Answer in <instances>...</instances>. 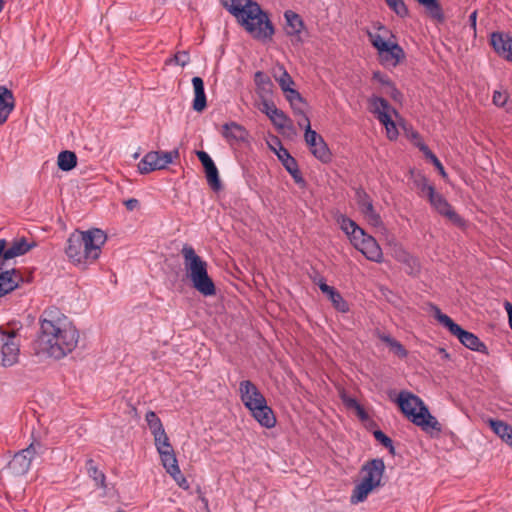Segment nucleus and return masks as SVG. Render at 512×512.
Segmentation results:
<instances>
[{"instance_id": "obj_1", "label": "nucleus", "mask_w": 512, "mask_h": 512, "mask_svg": "<svg viewBox=\"0 0 512 512\" xmlns=\"http://www.w3.org/2000/svg\"><path fill=\"white\" fill-rule=\"evenodd\" d=\"M39 325L38 352H72L75 349L79 332L59 308H46L39 317Z\"/></svg>"}, {"instance_id": "obj_2", "label": "nucleus", "mask_w": 512, "mask_h": 512, "mask_svg": "<svg viewBox=\"0 0 512 512\" xmlns=\"http://www.w3.org/2000/svg\"><path fill=\"white\" fill-rule=\"evenodd\" d=\"M106 241L107 235L101 229L76 230L67 239L65 253L74 265L85 268L97 261Z\"/></svg>"}, {"instance_id": "obj_3", "label": "nucleus", "mask_w": 512, "mask_h": 512, "mask_svg": "<svg viewBox=\"0 0 512 512\" xmlns=\"http://www.w3.org/2000/svg\"><path fill=\"white\" fill-rule=\"evenodd\" d=\"M221 3L255 39H271L274 34L273 26L257 2L221 0Z\"/></svg>"}, {"instance_id": "obj_4", "label": "nucleus", "mask_w": 512, "mask_h": 512, "mask_svg": "<svg viewBox=\"0 0 512 512\" xmlns=\"http://www.w3.org/2000/svg\"><path fill=\"white\" fill-rule=\"evenodd\" d=\"M367 36L383 67L392 69L404 61L406 54L388 27L376 22L367 30Z\"/></svg>"}, {"instance_id": "obj_5", "label": "nucleus", "mask_w": 512, "mask_h": 512, "mask_svg": "<svg viewBox=\"0 0 512 512\" xmlns=\"http://www.w3.org/2000/svg\"><path fill=\"white\" fill-rule=\"evenodd\" d=\"M181 255L186 278L192 287L203 296H214L216 287L208 273V263L190 245L182 247Z\"/></svg>"}, {"instance_id": "obj_6", "label": "nucleus", "mask_w": 512, "mask_h": 512, "mask_svg": "<svg viewBox=\"0 0 512 512\" xmlns=\"http://www.w3.org/2000/svg\"><path fill=\"white\" fill-rule=\"evenodd\" d=\"M396 402L402 413L423 431L427 433L441 431L439 422L431 415L427 406L418 396L402 391L399 393Z\"/></svg>"}, {"instance_id": "obj_7", "label": "nucleus", "mask_w": 512, "mask_h": 512, "mask_svg": "<svg viewBox=\"0 0 512 512\" xmlns=\"http://www.w3.org/2000/svg\"><path fill=\"white\" fill-rule=\"evenodd\" d=\"M238 392L244 406L261 426L266 428L275 426L274 413L255 384L249 380H242L239 383Z\"/></svg>"}, {"instance_id": "obj_8", "label": "nucleus", "mask_w": 512, "mask_h": 512, "mask_svg": "<svg viewBox=\"0 0 512 512\" xmlns=\"http://www.w3.org/2000/svg\"><path fill=\"white\" fill-rule=\"evenodd\" d=\"M337 223L347 235L351 244L368 260L376 263L382 262L383 252L374 237L368 235L353 220L344 215L338 216Z\"/></svg>"}, {"instance_id": "obj_9", "label": "nucleus", "mask_w": 512, "mask_h": 512, "mask_svg": "<svg viewBox=\"0 0 512 512\" xmlns=\"http://www.w3.org/2000/svg\"><path fill=\"white\" fill-rule=\"evenodd\" d=\"M369 111L384 126L389 140H396L399 136V128H404V120L387 100L378 95H372L368 99Z\"/></svg>"}, {"instance_id": "obj_10", "label": "nucleus", "mask_w": 512, "mask_h": 512, "mask_svg": "<svg viewBox=\"0 0 512 512\" xmlns=\"http://www.w3.org/2000/svg\"><path fill=\"white\" fill-rule=\"evenodd\" d=\"M153 437L156 450L159 453L161 463L166 472L175 480L179 487L188 489V482L181 473L174 449L165 432V429L153 434Z\"/></svg>"}, {"instance_id": "obj_11", "label": "nucleus", "mask_w": 512, "mask_h": 512, "mask_svg": "<svg viewBox=\"0 0 512 512\" xmlns=\"http://www.w3.org/2000/svg\"><path fill=\"white\" fill-rule=\"evenodd\" d=\"M298 124L305 129L304 139L313 156L323 163L329 162L331 160V152L323 137L311 129L309 118L303 115Z\"/></svg>"}, {"instance_id": "obj_12", "label": "nucleus", "mask_w": 512, "mask_h": 512, "mask_svg": "<svg viewBox=\"0 0 512 512\" xmlns=\"http://www.w3.org/2000/svg\"><path fill=\"white\" fill-rule=\"evenodd\" d=\"M435 318L441 325L447 328L451 334L456 336L466 348L476 352H481V348H484L482 342L476 335L463 330L448 315L443 314L439 309L435 312Z\"/></svg>"}, {"instance_id": "obj_13", "label": "nucleus", "mask_w": 512, "mask_h": 512, "mask_svg": "<svg viewBox=\"0 0 512 512\" xmlns=\"http://www.w3.org/2000/svg\"><path fill=\"white\" fill-rule=\"evenodd\" d=\"M178 157V150L150 151L140 160L137 165V169L140 174H149L156 170L165 169L173 162L174 158Z\"/></svg>"}, {"instance_id": "obj_14", "label": "nucleus", "mask_w": 512, "mask_h": 512, "mask_svg": "<svg viewBox=\"0 0 512 512\" xmlns=\"http://www.w3.org/2000/svg\"><path fill=\"white\" fill-rule=\"evenodd\" d=\"M36 453L37 446L34 444L18 452L8 463L6 472L12 476H22L26 474Z\"/></svg>"}, {"instance_id": "obj_15", "label": "nucleus", "mask_w": 512, "mask_h": 512, "mask_svg": "<svg viewBox=\"0 0 512 512\" xmlns=\"http://www.w3.org/2000/svg\"><path fill=\"white\" fill-rule=\"evenodd\" d=\"M385 471V464L382 459H373L363 465L360 471V481L372 485L375 488L381 486Z\"/></svg>"}, {"instance_id": "obj_16", "label": "nucleus", "mask_w": 512, "mask_h": 512, "mask_svg": "<svg viewBox=\"0 0 512 512\" xmlns=\"http://www.w3.org/2000/svg\"><path fill=\"white\" fill-rule=\"evenodd\" d=\"M431 207L441 214L442 216L446 217L448 220H450L452 223L456 225H463L462 218L453 210L452 206L448 203V201L444 198V196L440 193H438L436 190H434L428 197H427Z\"/></svg>"}, {"instance_id": "obj_17", "label": "nucleus", "mask_w": 512, "mask_h": 512, "mask_svg": "<svg viewBox=\"0 0 512 512\" xmlns=\"http://www.w3.org/2000/svg\"><path fill=\"white\" fill-rule=\"evenodd\" d=\"M490 44L500 57L512 62V37L509 34L493 32L490 35Z\"/></svg>"}, {"instance_id": "obj_18", "label": "nucleus", "mask_w": 512, "mask_h": 512, "mask_svg": "<svg viewBox=\"0 0 512 512\" xmlns=\"http://www.w3.org/2000/svg\"><path fill=\"white\" fill-rule=\"evenodd\" d=\"M373 81L378 84V90L381 94L389 96L396 103H402V93L396 88L395 84L387 75L379 71L374 72Z\"/></svg>"}, {"instance_id": "obj_19", "label": "nucleus", "mask_w": 512, "mask_h": 512, "mask_svg": "<svg viewBox=\"0 0 512 512\" xmlns=\"http://www.w3.org/2000/svg\"><path fill=\"white\" fill-rule=\"evenodd\" d=\"M221 134L230 145L246 142L249 137L248 131L236 122L224 124L222 126Z\"/></svg>"}, {"instance_id": "obj_20", "label": "nucleus", "mask_w": 512, "mask_h": 512, "mask_svg": "<svg viewBox=\"0 0 512 512\" xmlns=\"http://www.w3.org/2000/svg\"><path fill=\"white\" fill-rule=\"evenodd\" d=\"M275 142L279 146L278 151L276 149H274L279 160L283 163L284 167L290 173V175L293 177V179L295 180L296 183L304 184V180L300 174V171L298 170V167H297V164H296V161L294 160V158L291 157L290 154L288 153V151L280 145V143L277 139H275Z\"/></svg>"}, {"instance_id": "obj_21", "label": "nucleus", "mask_w": 512, "mask_h": 512, "mask_svg": "<svg viewBox=\"0 0 512 512\" xmlns=\"http://www.w3.org/2000/svg\"><path fill=\"white\" fill-rule=\"evenodd\" d=\"M15 108V98L11 90L0 86V126L9 118Z\"/></svg>"}, {"instance_id": "obj_22", "label": "nucleus", "mask_w": 512, "mask_h": 512, "mask_svg": "<svg viewBox=\"0 0 512 512\" xmlns=\"http://www.w3.org/2000/svg\"><path fill=\"white\" fill-rule=\"evenodd\" d=\"M318 286L323 294L331 301L333 307L341 312L346 313L349 311V305L341 296V294L332 286L327 285L325 282L320 281Z\"/></svg>"}, {"instance_id": "obj_23", "label": "nucleus", "mask_w": 512, "mask_h": 512, "mask_svg": "<svg viewBox=\"0 0 512 512\" xmlns=\"http://www.w3.org/2000/svg\"><path fill=\"white\" fill-rule=\"evenodd\" d=\"M192 85L194 90L193 109L197 112H201L206 107L204 82L200 77H194L192 79Z\"/></svg>"}, {"instance_id": "obj_24", "label": "nucleus", "mask_w": 512, "mask_h": 512, "mask_svg": "<svg viewBox=\"0 0 512 512\" xmlns=\"http://www.w3.org/2000/svg\"><path fill=\"white\" fill-rule=\"evenodd\" d=\"M32 248L25 238L15 239L9 247H5L4 259L9 260L24 255Z\"/></svg>"}, {"instance_id": "obj_25", "label": "nucleus", "mask_w": 512, "mask_h": 512, "mask_svg": "<svg viewBox=\"0 0 512 512\" xmlns=\"http://www.w3.org/2000/svg\"><path fill=\"white\" fill-rule=\"evenodd\" d=\"M284 17L286 19L287 34L300 39V33L304 27L301 17L293 11H286Z\"/></svg>"}, {"instance_id": "obj_26", "label": "nucleus", "mask_w": 512, "mask_h": 512, "mask_svg": "<svg viewBox=\"0 0 512 512\" xmlns=\"http://www.w3.org/2000/svg\"><path fill=\"white\" fill-rule=\"evenodd\" d=\"M488 424L498 437L512 447V426L494 419H489Z\"/></svg>"}, {"instance_id": "obj_27", "label": "nucleus", "mask_w": 512, "mask_h": 512, "mask_svg": "<svg viewBox=\"0 0 512 512\" xmlns=\"http://www.w3.org/2000/svg\"><path fill=\"white\" fill-rule=\"evenodd\" d=\"M411 177L413 184L421 197L427 198L435 190V187L429 183L428 179L422 173L412 171Z\"/></svg>"}, {"instance_id": "obj_28", "label": "nucleus", "mask_w": 512, "mask_h": 512, "mask_svg": "<svg viewBox=\"0 0 512 512\" xmlns=\"http://www.w3.org/2000/svg\"><path fill=\"white\" fill-rule=\"evenodd\" d=\"M376 489L377 488L373 487L372 485L359 481L352 491V494L350 496V502L352 504L362 503Z\"/></svg>"}, {"instance_id": "obj_29", "label": "nucleus", "mask_w": 512, "mask_h": 512, "mask_svg": "<svg viewBox=\"0 0 512 512\" xmlns=\"http://www.w3.org/2000/svg\"><path fill=\"white\" fill-rule=\"evenodd\" d=\"M3 352H19L20 336L17 332H3L1 336Z\"/></svg>"}, {"instance_id": "obj_30", "label": "nucleus", "mask_w": 512, "mask_h": 512, "mask_svg": "<svg viewBox=\"0 0 512 512\" xmlns=\"http://www.w3.org/2000/svg\"><path fill=\"white\" fill-rule=\"evenodd\" d=\"M427 11L428 15L439 23L445 20L444 13L438 0H417Z\"/></svg>"}, {"instance_id": "obj_31", "label": "nucleus", "mask_w": 512, "mask_h": 512, "mask_svg": "<svg viewBox=\"0 0 512 512\" xmlns=\"http://www.w3.org/2000/svg\"><path fill=\"white\" fill-rule=\"evenodd\" d=\"M388 248L391 252V255L399 262H405V261H412L414 266L416 265L415 264V257H413L412 255H410L404 248L401 244L397 243L396 241L394 240H389L388 243Z\"/></svg>"}, {"instance_id": "obj_32", "label": "nucleus", "mask_w": 512, "mask_h": 512, "mask_svg": "<svg viewBox=\"0 0 512 512\" xmlns=\"http://www.w3.org/2000/svg\"><path fill=\"white\" fill-rule=\"evenodd\" d=\"M57 164L62 171L72 170L77 164L76 154L72 151L60 152L57 158Z\"/></svg>"}, {"instance_id": "obj_33", "label": "nucleus", "mask_w": 512, "mask_h": 512, "mask_svg": "<svg viewBox=\"0 0 512 512\" xmlns=\"http://www.w3.org/2000/svg\"><path fill=\"white\" fill-rule=\"evenodd\" d=\"M268 118L279 131H285L291 128L290 119L282 110L278 108Z\"/></svg>"}, {"instance_id": "obj_34", "label": "nucleus", "mask_w": 512, "mask_h": 512, "mask_svg": "<svg viewBox=\"0 0 512 512\" xmlns=\"http://www.w3.org/2000/svg\"><path fill=\"white\" fill-rule=\"evenodd\" d=\"M295 113L303 114L304 101L293 87L283 92Z\"/></svg>"}, {"instance_id": "obj_35", "label": "nucleus", "mask_w": 512, "mask_h": 512, "mask_svg": "<svg viewBox=\"0 0 512 512\" xmlns=\"http://www.w3.org/2000/svg\"><path fill=\"white\" fill-rule=\"evenodd\" d=\"M273 76L283 92L294 86L292 77L288 74L283 66L276 68L274 70Z\"/></svg>"}, {"instance_id": "obj_36", "label": "nucleus", "mask_w": 512, "mask_h": 512, "mask_svg": "<svg viewBox=\"0 0 512 512\" xmlns=\"http://www.w3.org/2000/svg\"><path fill=\"white\" fill-rule=\"evenodd\" d=\"M367 222L373 227H379L382 223L380 215L375 211L372 203L365 204L360 210Z\"/></svg>"}, {"instance_id": "obj_37", "label": "nucleus", "mask_w": 512, "mask_h": 512, "mask_svg": "<svg viewBox=\"0 0 512 512\" xmlns=\"http://www.w3.org/2000/svg\"><path fill=\"white\" fill-rule=\"evenodd\" d=\"M255 83L259 93L270 94L272 92L273 84L270 78L263 72H257L255 74Z\"/></svg>"}, {"instance_id": "obj_38", "label": "nucleus", "mask_w": 512, "mask_h": 512, "mask_svg": "<svg viewBox=\"0 0 512 512\" xmlns=\"http://www.w3.org/2000/svg\"><path fill=\"white\" fill-rule=\"evenodd\" d=\"M145 421L147 422L148 428L152 435L164 430L160 418L153 411L146 413Z\"/></svg>"}, {"instance_id": "obj_39", "label": "nucleus", "mask_w": 512, "mask_h": 512, "mask_svg": "<svg viewBox=\"0 0 512 512\" xmlns=\"http://www.w3.org/2000/svg\"><path fill=\"white\" fill-rule=\"evenodd\" d=\"M205 174H206L208 184L213 189H218L220 187V180H219V174H218V169H217L216 165L214 164L210 167L205 168Z\"/></svg>"}, {"instance_id": "obj_40", "label": "nucleus", "mask_w": 512, "mask_h": 512, "mask_svg": "<svg viewBox=\"0 0 512 512\" xmlns=\"http://www.w3.org/2000/svg\"><path fill=\"white\" fill-rule=\"evenodd\" d=\"M341 398L344 402V404L348 407V408H351V409H354L355 412L357 413V415L361 418V419H365L367 417L366 413L364 412V410L362 409V407L357 403V401L348 396L347 394L345 393H342L341 394Z\"/></svg>"}, {"instance_id": "obj_41", "label": "nucleus", "mask_w": 512, "mask_h": 512, "mask_svg": "<svg viewBox=\"0 0 512 512\" xmlns=\"http://www.w3.org/2000/svg\"><path fill=\"white\" fill-rule=\"evenodd\" d=\"M387 5L392 9L398 16L405 17L408 14V9L403 0H385Z\"/></svg>"}, {"instance_id": "obj_42", "label": "nucleus", "mask_w": 512, "mask_h": 512, "mask_svg": "<svg viewBox=\"0 0 512 512\" xmlns=\"http://www.w3.org/2000/svg\"><path fill=\"white\" fill-rule=\"evenodd\" d=\"M411 138L414 141V144L423 152L427 159H430L434 156L432 151L428 148V146L421 140L420 136L416 132L411 133Z\"/></svg>"}, {"instance_id": "obj_43", "label": "nucleus", "mask_w": 512, "mask_h": 512, "mask_svg": "<svg viewBox=\"0 0 512 512\" xmlns=\"http://www.w3.org/2000/svg\"><path fill=\"white\" fill-rule=\"evenodd\" d=\"M189 54L186 51L178 52L175 56L166 61V64L175 62L177 65L184 67L189 62Z\"/></svg>"}, {"instance_id": "obj_44", "label": "nucleus", "mask_w": 512, "mask_h": 512, "mask_svg": "<svg viewBox=\"0 0 512 512\" xmlns=\"http://www.w3.org/2000/svg\"><path fill=\"white\" fill-rule=\"evenodd\" d=\"M18 362L17 354H0V364L2 367L8 368Z\"/></svg>"}, {"instance_id": "obj_45", "label": "nucleus", "mask_w": 512, "mask_h": 512, "mask_svg": "<svg viewBox=\"0 0 512 512\" xmlns=\"http://www.w3.org/2000/svg\"><path fill=\"white\" fill-rule=\"evenodd\" d=\"M259 110L269 117L275 110H277V107L273 102L264 99L259 105Z\"/></svg>"}, {"instance_id": "obj_46", "label": "nucleus", "mask_w": 512, "mask_h": 512, "mask_svg": "<svg viewBox=\"0 0 512 512\" xmlns=\"http://www.w3.org/2000/svg\"><path fill=\"white\" fill-rule=\"evenodd\" d=\"M508 100V95L504 91H494L493 93V103L496 106L502 107L506 104Z\"/></svg>"}, {"instance_id": "obj_47", "label": "nucleus", "mask_w": 512, "mask_h": 512, "mask_svg": "<svg viewBox=\"0 0 512 512\" xmlns=\"http://www.w3.org/2000/svg\"><path fill=\"white\" fill-rule=\"evenodd\" d=\"M374 436L380 443H382L385 447L390 448L391 452H393L394 448L392 445V440L388 436H386L380 430L375 431Z\"/></svg>"}, {"instance_id": "obj_48", "label": "nucleus", "mask_w": 512, "mask_h": 512, "mask_svg": "<svg viewBox=\"0 0 512 512\" xmlns=\"http://www.w3.org/2000/svg\"><path fill=\"white\" fill-rule=\"evenodd\" d=\"M196 154L204 169L215 164L211 157L208 155V153H206L205 151H197Z\"/></svg>"}, {"instance_id": "obj_49", "label": "nucleus", "mask_w": 512, "mask_h": 512, "mask_svg": "<svg viewBox=\"0 0 512 512\" xmlns=\"http://www.w3.org/2000/svg\"><path fill=\"white\" fill-rule=\"evenodd\" d=\"M356 200H357L359 210H361L365 204H368L371 202L369 197L364 192H361V191H358L356 193Z\"/></svg>"}, {"instance_id": "obj_50", "label": "nucleus", "mask_w": 512, "mask_h": 512, "mask_svg": "<svg viewBox=\"0 0 512 512\" xmlns=\"http://www.w3.org/2000/svg\"><path fill=\"white\" fill-rule=\"evenodd\" d=\"M433 165L435 166V168L439 171L440 175L443 177V179H447V173L443 167V165L441 164V162L439 161V159L434 155L432 158L429 159Z\"/></svg>"}, {"instance_id": "obj_51", "label": "nucleus", "mask_w": 512, "mask_h": 512, "mask_svg": "<svg viewBox=\"0 0 512 512\" xmlns=\"http://www.w3.org/2000/svg\"><path fill=\"white\" fill-rule=\"evenodd\" d=\"M89 473L94 478L97 484L103 485L105 476L102 472L98 471L96 468H91L89 470Z\"/></svg>"}, {"instance_id": "obj_52", "label": "nucleus", "mask_w": 512, "mask_h": 512, "mask_svg": "<svg viewBox=\"0 0 512 512\" xmlns=\"http://www.w3.org/2000/svg\"><path fill=\"white\" fill-rule=\"evenodd\" d=\"M402 263L406 265V269L409 274H416L420 269L419 262L416 258H415V264H416L415 267H413L414 264L412 261H405Z\"/></svg>"}, {"instance_id": "obj_53", "label": "nucleus", "mask_w": 512, "mask_h": 512, "mask_svg": "<svg viewBox=\"0 0 512 512\" xmlns=\"http://www.w3.org/2000/svg\"><path fill=\"white\" fill-rule=\"evenodd\" d=\"M402 263L406 265V269L409 274H416L420 269L419 262L416 258H415V264H416L415 267H413L414 264L412 261H405Z\"/></svg>"}, {"instance_id": "obj_54", "label": "nucleus", "mask_w": 512, "mask_h": 512, "mask_svg": "<svg viewBox=\"0 0 512 512\" xmlns=\"http://www.w3.org/2000/svg\"><path fill=\"white\" fill-rule=\"evenodd\" d=\"M385 341L387 342V348L394 350V352H401V345L398 342L389 337L385 338Z\"/></svg>"}, {"instance_id": "obj_55", "label": "nucleus", "mask_w": 512, "mask_h": 512, "mask_svg": "<svg viewBox=\"0 0 512 512\" xmlns=\"http://www.w3.org/2000/svg\"><path fill=\"white\" fill-rule=\"evenodd\" d=\"M124 205L128 210L133 211L139 207V201L135 198H131L124 201Z\"/></svg>"}, {"instance_id": "obj_56", "label": "nucleus", "mask_w": 512, "mask_h": 512, "mask_svg": "<svg viewBox=\"0 0 512 512\" xmlns=\"http://www.w3.org/2000/svg\"><path fill=\"white\" fill-rule=\"evenodd\" d=\"M504 308L508 316V324L512 330V304L509 301L504 302Z\"/></svg>"}, {"instance_id": "obj_57", "label": "nucleus", "mask_w": 512, "mask_h": 512, "mask_svg": "<svg viewBox=\"0 0 512 512\" xmlns=\"http://www.w3.org/2000/svg\"><path fill=\"white\" fill-rule=\"evenodd\" d=\"M469 21H470V24H471V27L473 28V30L476 31V21H477V12L476 11H473L471 13V15L469 16Z\"/></svg>"}, {"instance_id": "obj_58", "label": "nucleus", "mask_w": 512, "mask_h": 512, "mask_svg": "<svg viewBox=\"0 0 512 512\" xmlns=\"http://www.w3.org/2000/svg\"><path fill=\"white\" fill-rule=\"evenodd\" d=\"M5 240H0V256L3 255L4 256V252H5Z\"/></svg>"}, {"instance_id": "obj_59", "label": "nucleus", "mask_w": 512, "mask_h": 512, "mask_svg": "<svg viewBox=\"0 0 512 512\" xmlns=\"http://www.w3.org/2000/svg\"><path fill=\"white\" fill-rule=\"evenodd\" d=\"M3 8H4V1L0 0V12L3 10Z\"/></svg>"}]
</instances>
